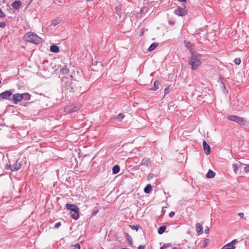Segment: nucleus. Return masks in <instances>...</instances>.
Returning <instances> with one entry per match:
<instances>
[{
    "instance_id": "1",
    "label": "nucleus",
    "mask_w": 249,
    "mask_h": 249,
    "mask_svg": "<svg viewBox=\"0 0 249 249\" xmlns=\"http://www.w3.org/2000/svg\"><path fill=\"white\" fill-rule=\"evenodd\" d=\"M24 39L26 41L32 42L36 44H39L41 43L42 41L41 38L39 37L33 32L26 33L24 36Z\"/></svg>"
},
{
    "instance_id": "2",
    "label": "nucleus",
    "mask_w": 249,
    "mask_h": 249,
    "mask_svg": "<svg viewBox=\"0 0 249 249\" xmlns=\"http://www.w3.org/2000/svg\"><path fill=\"white\" fill-rule=\"evenodd\" d=\"M191 56L189 61V64L193 70H196L201 64V62L197 54L191 52Z\"/></svg>"
},
{
    "instance_id": "3",
    "label": "nucleus",
    "mask_w": 249,
    "mask_h": 249,
    "mask_svg": "<svg viewBox=\"0 0 249 249\" xmlns=\"http://www.w3.org/2000/svg\"><path fill=\"white\" fill-rule=\"evenodd\" d=\"M66 207L68 210H71L70 213L72 218L78 219L79 217V209L76 205L71 204H67Z\"/></svg>"
},
{
    "instance_id": "4",
    "label": "nucleus",
    "mask_w": 249,
    "mask_h": 249,
    "mask_svg": "<svg viewBox=\"0 0 249 249\" xmlns=\"http://www.w3.org/2000/svg\"><path fill=\"white\" fill-rule=\"evenodd\" d=\"M227 118L229 120L235 122L241 125H245L248 123L245 118L238 116L229 115Z\"/></svg>"
},
{
    "instance_id": "5",
    "label": "nucleus",
    "mask_w": 249,
    "mask_h": 249,
    "mask_svg": "<svg viewBox=\"0 0 249 249\" xmlns=\"http://www.w3.org/2000/svg\"><path fill=\"white\" fill-rule=\"evenodd\" d=\"M184 6L183 8L178 7L175 10L174 13L176 15L179 16H184L186 15L187 11L185 9V4H183Z\"/></svg>"
},
{
    "instance_id": "6",
    "label": "nucleus",
    "mask_w": 249,
    "mask_h": 249,
    "mask_svg": "<svg viewBox=\"0 0 249 249\" xmlns=\"http://www.w3.org/2000/svg\"><path fill=\"white\" fill-rule=\"evenodd\" d=\"M237 243L238 241L236 239H234L230 243L224 246L221 249H234L235 248V245Z\"/></svg>"
},
{
    "instance_id": "7",
    "label": "nucleus",
    "mask_w": 249,
    "mask_h": 249,
    "mask_svg": "<svg viewBox=\"0 0 249 249\" xmlns=\"http://www.w3.org/2000/svg\"><path fill=\"white\" fill-rule=\"evenodd\" d=\"M80 108L79 106L71 105L67 106L65 108V111L67 113L75 112Z\"/></svg>"
},
{
    "instance_id": "8",
    "label": "nucleus",
    "mask_w": 249,
    "mask_h": 249,
    "mask_svg": "<svg viewBox=\"0 0 249 249\" xmlns=\"http://www.w3.org/2000/svg\"><path fill=\"white\" fill-rule=\"evenodd\" d=\"M12 92L11 90H6L0 94V100L7 99L12 95Z\"/></svg>"
},
{
    "instance_id": "9",
    "label": "nucleus",
    "mask_w": 249,
    "mask_h": 249,
    "mask_svg": "<svg viewBox=\"0 0 249 249\" xmlns=\"http://www.w3.org/2000/svg\"><path fill=\"white\" fill-rule=\"evenodd\" d=\"M12 100L14 104H17L18 102L22 100L21 94L17 93L14 94L12 96Z\"/></svg>"
},
{
    "instance_id": "10",
    "label": "nucleus",
    "mask_w": 249,
    "mask_h": 249,
    "mask_svg": "<svg viewBox=\"0 0 249 249\" xmlns=\"http://www.w3.org/2000/svg\"><path fill=\"white\" fill-rule=\"evenodd\" d=\"M203 150L204 151L206 155H209L211 152L210 147L207 143V142L205 141H204L203 142Z\"/></svg>"
},
{
    "instance_id": "11",
    "label": "nucleus",
    "mask_w": 249,
    "mask_h": 249,
    "mask_svg": "<svg viewBox=\"0 0 249 249\" xmlns=\"http://www.w3.org/2000/svg\"><path fill=\"white\" fill-rule=\"evenodd\" d=\"M9 168H10V170L12 171H14L15 170H18L21 168V165L18 161H16L13 165H10L9 166Z\"/></svg>"
},
{
    "instance_id": "12",
    "label": "nucleus",
    "mask_w": 249,
    "mask_h": 249,
    "mask_svg": "<svg viewBox=\"0 0 249 249\" xmlns=\"http://www.w3.org/2000/svg\"><path fill=\"white\" fill-rule=\"evenodd\" d=\"M243 164L240 162L234 163L232 164V168L234 172L236 174L239 168H242Z\"/></svg>"
},
{
    "instance_id": "13",
    "label": "nucleus",
    "mask_w": 249,
    "mask_h": 249,
    "mask_svg": "<svg viewBox=\"0 0 249 249\" xmlns=\"http://www.w3.org/2000/svg\"><path fill=\"white\" fill-rule=\"evenodd\" d=\"M196 231L197 232V233H198V235L202 233L203 231H202V225L201 224H200V223H196Z\"/></svg>"
},
{
    "instance_id": "14",
    "label": "nucleus",
    "mask_w": 249,
    "mask_h": 249,
    "mask_svg": "<svg viewBox=\"0 0 249 249\" xmlns=\"http://www.w3.org/2000/svg\"><path fill=\"white\" fill-rule=\"evenodd\" d=\"M150 163V160L148 158H143L141 163V165L148 166Z\"/></svg>"
},
{
    "instance_id": "15",
    "label": "nucleus",
    "mask_w": 249,
    "mask_h": 249,
    "mask_svg": "<svg viewBox=\"0 0 249 249\" xmlns=\"http://www.w3.org/2000/svg\"><path fill=\"white\" fill-rule=\"evenodd\" d=\"M50 51L53 53H57L59 52V48L56 45H52L50 47Z\"/></svg>"
},
{
    "instance_id": "16",
    "label": "nucleus",
    "mask_w": 249,
    "mask_h": 249,
    "mask_svg": "<svg viewBox=\"0 0 249 249\" xmlns=\"http://www.w3.org/2000/svg\"><path fill=\"white\" fill-rule=\"evenodd\" d=\"M185 46L188 50L192 52L193 50V44L189 41H184Z\"/></svg>"
},
{
    "instance_id": "17",
    "label": "nucleus",
    "mask_w": 249,
    "mask_h": 249,
    "mask_svg": "<svg viewBox=\"0 0 249 249\" xmlns=\"http://www.w3.org/2000/svg\"><path fill=\"white\" fill-rule=\"evenodd\" d=\"M21 5L20 1H15L12 3L13 8L18 9Z\"/></svg>"
},
{
    "instance_id": "18",
    "label": "nucleus",
    "mask_w": 249,
    "mask_h": 249,
    "mask_svg": "<svg viewBox=\"0 0 249 249\" xmlns=\"http://www.w3.org/2000/svg\"><path fill=\"white\" fill-rule=\"evenodd\" d=\"M215 173L211 170H209L206 174V177L207 178H213L214 177Z\"/></svg>"
},
{
    "instance_id": "19",
    "label": "nucleus",
    "mask_w": 249,
    "mask_h": 249,
    "mask_svg": "<svg viewBox=\"0 0 249 249\" xmlns=\"http://www.w3.org/2000/svg\"><path fill=\"white\" fill-rule=\"evenodd\" d=\"M120 171V167L118 165H115L112 168V173L114 174L118 173Z\"/></svg>"
},
{
    "instance_id": "20",
    "label": "nucleus",
    "mask_w": 249,
    "mask_h": 249,
    "mask_svg": "<svg viewBox=\"0 0 249 249\" xmlns=\"http://www.w3.org/2000/svg\"><path fill=\"white\" fill-rule=\"evenodd\" d=\"M22 95V100L24 99L25 100H29L30 99L31 96L28 93H25L23 94H21Z\"/></svg>"
},
{
    "instance_id": "21",
    "label": "nucleus",
    "mask_w": 249,
    "mask_h": 249,
    "mask_svg": "<svg viewBox=\"0 0 249 249\" xmlns=\"http://www.w3.org/2000/svg\"><path fill=\"white\" fill-rule=\"evenodd\" d=\"M166 227L165 226H160L158 230V233L159 234H162L165 231Z\"/></svg>"
},
{
    "instance_id": "22",
    "label": "nucleus",
    "mask_w": 249,
    "mask_h": 249,
    "mask_svg": "<svg viewBox=\"0 0 249 249\" xmlns=\"http://www.w3.org/2000/svg\"><path fill=\"white\" fill-rule=\"evenodd\" d=\"M152 190V187L150 184H147L144 189V192L145 193H149Z\"/></svg>"
},
{
    "instance_id": "23",
    "label": "nucleus",
    "mask_w": 249,
    "mask_h": 249,
    "mask_svg": "<svg viewBox=\"0 0 249 249\" xmlns=\"http://www.w3.org/2000/svg\"><path fill=\"white\" fill-rule=\"evenodd\" d=\"M158 46V44L156 43H152L148 49V50L149 51H152L154 50Z\"/></svg>"
},
{
    "instance_id": "24",
    "label": "nucleus",
    "mask_w": 249,
    "mask_h": 249,
    "mask_svg": "<svg viewBox=\"0 0 249 249\" xmlns=\"http://www.w3.org/2000/svg\"><path fill=\"white\" fill-rule=\"evenodd\" d=\"M69 72V70L66 68H63V69H62L60 70V73L63 75L68 74Z\"/></svg>"
},
{
    "instance_id": "25",
    "label": "nucleus",
    "mask_w": 249,
    "mask_h": 249,
    "mask_svg": "<svg viewBox=\"0 0 249 249\" xmlns=\"http://www.w3.org/2000/svg\"><path fill=\"white\" fill-rule=\"evenodd\" d=\"M60 22V19H55L52 20V25L53 26H56Z\"/></svg>"
},
{
    "instance_id": "26",
    "label": "nucleus",
    "mask_w": 249,
    "mask_h": 249,
    "mask_svg": "<svg viewBox=\"0 0 249 249\" xmlns=\"http://www.w3.org/2000/svg\"><path fill=\"white\" fill-rule=\"evenodd\" d=\"M121 7H122V5L121 4H120L118 6H117L115 8L116 13H117V14L118 15H119V14H120V12L121 10Z\"/></svg>"
},
{
    "instance_id": "27",
    "label": "nucleus",
    "mask_w": 249,
    "mask_h": 249,
    "mask_svg": "<svg viewBox=\"0 0 249 249\" xmlns=\"http://www.w3.org/2000/svg\"><path fill=\"white\" fill-rule=\"evenodd\" d=\"M234 62L236 65H239L241 63V59L239 58H235Z\"/></svg>"
},
{
    "instance_id": "28",
    "label": "nucleus",
    "mask_w": 249,
    "mask_h": 249,
    "mask_svg": "<svg viewBox=\"0 0 249 249\" xmlns=\"http://www.w3.org/2000/svg\"><path fill=\"white\" fill-rule=\"evenodd\" d=\"M157 83L159 84V82H157V81L154 82V87L152 89L153 90H157L159 88L158 86H157Z\"/></svg>"
},
{
    "instance_id": "29",
    "label": "nucleus",
    "mask_w": 249,
    "mask_h": 249,
    "mask_svg": "<svg viewBox=\"0 0 249 249\" xmlns=\"http://www.w3.org/2000/svg\"><path fill=\"white\" fill-rule=\"evenodd\" d=\"M5 16V14L2 12L1 9L0 8V18H4Z\"/></svg>"
},
{
    "instance_id": "30",
    "label": "nucleus",
    "mask_w": 249,
    "mask_h": 249,
    "mask_svg": "<svg viewBox=\"0 0 249 249\" xmlns=\"http://www.w3.org/2000/svg\"><path fill=\"white\" fill-rule=\"evenodd\" d=\"M127 241L128 242V243H129L130 245H132V238L130 236L127 235Z\"/></svg>"
},
{
    "instance_id": "31",
    "label": "nucleus",
    "mask_w": 249,
    "mask_h": 249,
    "mask_svg": "<svg viewBox=\"0 0 249 249\" xmlns=\"http://www.w3.org/2000/svg\"><path fill=\"white\" fill-rule=\"evenodd\" d=\"M124 117V115L122 113H119L118 115V118L119 119H123Z\"/></svg>"
},
{
    "instance_id": "32",
    "label": "nucleus",
    "mask_w": 249,
    "mask_h": 249,
    "mask_svg": "<svg viewBox=\"0 0 249 249\" xmlns=\"http://www.w3.org/2000/svg\"><path fill=\"white\" fill-rule=\"evenodd\" d=\"M6 26V23L4 21L0 22V28H4Z\"/></svg>"
},
{
    "instance_id": "33",
    "label": "nucleus",
    "mask_w": 249,
    "mask_h": 249,
    "mask_svg": "<svg viewBox=\"0 0 249 249\" xmlns=\"http://www.w3.org/2000/svg\"><path fill=\"white\" fill-rule=\"evenodd\" d=\"M61 225V223L59 222H57L55 224L54 226V228H58Z\"/></svg>"
},
{
    "instance_id": "34",
    "label": "nucleus",
    "mask_w": 249,
    "mask_h": 249,
    "mask_svg": "<svg viewBox=\"0 0 249 249\" xmlns=\"http://www.w3.org/2000/svg\"><path fill=\"white\" fill-rule=\"evenodd\" d=\"M244 169L246 173L249 172V165L244 167Z\"/></svg>"
},
{
    "instance_id": "35",
    "label": "nucleus",
    "mask_w": 249,
    "mask_h": 249,
    "mask_svg": "<svg viewBox=\"0 0 249 249\" xmlns=\"http://www.w3.org/2000/svg\"><path fill=\"white\" fill-rule=\"evenodd\" d=\"M80 246L78 244H76L74 246V248L73 249H80Z\"/></svg>"
},
{
    "instance_id": "36",
    "label": "nucleus",
    "mask_w": 249,
    "mask_h": 249,
    "mask_svg": "<svg viewBox=\"0 0 249 249\" xmlns=\"http://www.w3.org/2000/svg\"><path fill=\"white\" fill-rule=\"evenodd\" d=\"M175 214V212L172 211L169 213V216L170 217H172L174 216Z\"/></svg>"
},
{
    "instance_id": "37",
    "label": "nucleus",
    "mask_w": 249,
    "mask_h": 249,
    "mask_svg": "<svg viewBox=\"0 0 249 249\" xmlns=\"http://www.w3.org/2000/svg\"><path fill=\"white\" fill-rule=\"evenodd\" d=\"M169 246V244H164L163 245H162V247H160V248H161V249H164Z\"/></svg>"
},
{
    "instance_id": "38",
    "label": "nucleus",
    "mask_w": 249,
    "mask_h": 249,
    "mask_svg": "<svg viewBox=\"0 0 249 249\" xmlns=\"http://www.w3.org/2000/svg\"><path fill=\"white\" fill-rule=\"evenodd\" d=\"M238 215L240 217H243L244 214L243 213H239L238 214Z\"/></svg>"
},
{
    "instance_id": "39",
    "label": "nucleus",
    "mask_w": 249,
    "mask_h": 249,
    "mask_svg": "<svg viewBox=\"0 0 249 249\" xmlns=\"http://www.w3.org/2000/svg\"><path fill=\"white\" fill-rule=\"evenodd\" d=\"M209 231V229L208 228L206 227V228L205 229V232L206 233H208Z\"/></svg>"
},
{
    "instance_id": "40",
    "label": "nucleus",
    "mask_w": 249,
    "mask_h": 249,
    "mask_svg": "<svg viewBox=\"0 0 249 249\" xmlns=\"http://www.w3.org/2000/svg\"><path fill=\"white\" fill-rule=\"evenodd\" d=\"M145 247L143 246H139L138 248V249H144Z\"/></svg>"
},
{
    "instance_id": "41",
    "label": "nucleus",
    "mask_w": 249,
    "mask_h": 249,
    "mask_svg": "<svg viewBox=\"0 0 249 249\" xmlns=\"http://www.w3.org/2000/svg\"><path fill=\"white\" fill-rule=\"evenodd\" d=\"M144 34V31L143 29L141 30V33H140V36H142Z\"/></svg>"
},
{
    "instance_id": "42",
    "label": "nucleus",
    "mask_w": 249,
    "mask_h": 249,
    "mask_svg": "<svg viewBox=\"0 0 249 249\" xmlns=\"http://www.w3.org/2000/svg\"><path fill=\"white\" fill-rule=\"evenodd\" d=\"M98 212V211H96L94 212L92 215L95 216L97 213Z\"/></svg>"
},
{
    "instance_id": "43",
    "label": "nucleus",
    "mask_w": 249,
    "mask_h": 249,
    "mask_svg": "<svg viewBox=\"0 0 249 249\" xmlns=\"http://www.w3.org/2000/svg\"><path fill=\"white\" fill-rule=\"evenodd\" d=\"M178 0L180 2H186L187 1V0Z\"/></svg>"
},
{
    "instance_id": "44",
    "label": "nucleus",
    "mask_w": 249,
    "mask_h": 249,
    "mask_svg": "<svg viewBox=\"0 0 249 249\" xmlns=\"http://www.w3.org/2000/svg\"><path fill=\"white\" fill-rule=\"evenodd\" d=\"M134 229H136V230H138V227L136 228L135 226H134Z\"/></svg>"
},
{
    "instance_id": "45",
    "label": "nucleus",
    "mask_w": 249,
    "mask_h": 249,
    "mask_svg": "<svg viewBox=\"0 0 249 249\" xmlns=\"http://www.w3.org/2000/svg\"><path fill=\"white\" fill-rule=\"evenodd\" d=\"M248 123L249 124V122H248Z\"/></svg>"
}]
</instances>
